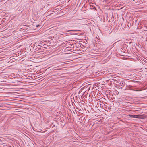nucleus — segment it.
<instances>
[{"label":"nucleus","instance_id":"f257e3e1","mask_svg":"<svg viewBox=\"0 0 147 147\" xmlns=\"http://www.w3.org/2000/svg\"><path fill=\"white\" fill-rule=\"evenodd\" d=\"M128 116L131 118H140L141 117V115H129Z\"/></svg>","mask_w":147,"mask_h":147},{"label":"nucleus","instance_id":"f03ea898","mask_svg":"<svg viewBox=\"0 0 147 147\" xmlns=\"http://www.w3.org/2000/svg\"><path fill=\"white\" fill-rule=\"evenodd\" d=\"M77 100L78 101V98L77 97V96H75V97H71V101H72L74 100V101H76L77 100Z\"/></svg>","mask_w":147,"mask_h":147},{"label":"nucleus","instance_id":"7ed1b4c3","mask_svg":"<svg viewBox=\"0 0 147 147\" xmlns=\"http://www.w3.org/2000/svg\"><path fill=\"white\" fill-rule=\"evenodd\" d=\"M42 47L41 46H40L38 45V47L36 48L37 49H41L42 48Z\"/></svg>","mask_w":147,"mask_h":147},{"label":"nucleus","instance_id":"20e7f679","mask_svg":"<svg viewBox=\"0 0 147 147\" xmlns=\"http://www.w3.org/2000/svg\"><path fill=\"white\" fill-rule=\"evenodd\" d=\"M39 26V25H38H38H36V27H38Z\"/></svg>","mask_w":147,"mask_h":147},{"label":"nucleus","instance_id":"39448f33","mask_svg":"<svg viewBox=\"0 0 147 147\" xmlns=\"http://www.w3.org/2000/svg\"><path fill=\"white\" fill-rule=\"evenodd\" d=\"M53 69H54V70H56V69H55V68H54H54H53Z\"/></svg>","mask_w":147,"mask_h":147},{"label":"nucleus","instance_id":"423d86ee","mask_svg":"<svg viewBox=\"0 0 147 147\" xmlns=\"http://www.w3.org/2000/svg\"><path fill=\"white\" fill-rule=\"evenodd\" d=\"M78 98L80 99H80L79 98V97H78Z\"/></svg>","mask_w":147,"mask_h":147},{"label":"nucleus","instance_id":"0eeeda50","mask_svg":"<svg viewBox=\"0 0 147 147\" xmlns=\"http://www.w3.org/2000/svg\"><path fill=\"white\" fill-rule=\"evenodd\" d=\"M10 100V101H13V100Z\"/></svg>","mask_w":147,"mask_h":147},{"label":"nucleus","instance_id":"6e6552de","mask_svg":"<svg viewBox=\"0 0 147 147\" xmlns=\"http://www.w3.org/2000/svg\"><path fill=\"white\" fill-rule=\"evenodd\" d=\"M67 50H69L68 47H67Z\"/></svg>","mask_w":147,"mask_h":147},{"label":"nucleus","instance_id":"1a4fd4ad","mask_svg":"<svg viewBox=\"0 0 147 147\" xmlns=\"http://www.w3.org/2000/svg\"><path fill=\"white\" fill-rule=\"evenodd\" d=\"M71 102L72 103V104H73V103H72L73 102L71 101Z\"/></svg>","mask_w":147,"mask_h":147},{"label":"nucleus","instance_id":"9d476101","mask_svg":"<svg viewBox=\"0 0 147 147\" xmlns=\"http://www.w3.org/2000/svg\"><path fill=\"white\" fill-rule=\"evenodd\" d=\"M20 101H22V100H19Z\"/></svg>","mask_w":147,"mask_h":147},{"label":"nucleus","instance_id":"9b49d317","mask_svg":"<svg viewBox=\"0 0 147 147\" xmlns=\"http://www.w3.org/2000/svg\"><path fill=\"white\" fill-rule=\"evenodd\" d=\"M45 101H48L47 100H45Z\"/></svg>","mask_w":147,"mask_h":147}]
</instances>
